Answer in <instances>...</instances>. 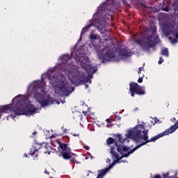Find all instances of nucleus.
<instances>
[{"label": "nucleus", "mask_w": 178, "mask_h": 178, "mask_svg": "<svg viewBox=\"0 0 178 178\" xmlns=\"http://www.w3.org/2000/svg\"><path fill=\"white\" fill-rule=\"evenodd\" d=\"M149 129H145V123L142 122L141 124H138L131 129L127 131L126 134L127 138H130L135 141V143H140V145L135 147L133 149H129L127 147H121L122 156H116L117 158H120L122 156H129L130 154H133L134 151L138 149L140 147L148 144V143H154L159 138L163 137L164 134H160L157 136H154L153 138L148 139V132Z\"/></svg>", "instance_id": "obj_1"}, {"label": "nucleus", "mask_w": 178, "mask_h": 178, "mask_svg": "<svg viewBox=\"0 0 178 178\" xmlns=\"http://www.w3.org/2000/svg\"><path fill=\"white\" fill-rule=\"evenodd\" d=\"M37 111V108H34L29 101H26L20 106V110H13L12 109V106H0V118L2 116L3 113H13V112L15 116L19 115H35Z\"/></svg>", "instance_id": "obj_2"}, {"label": "nucleus", "mask_w": 178, "mask_h": 178, "mask_svg": "<svg viewBox=\"0 0 178 178\" xmlns=\"http://www.w3.org/2000/svg\"><path fill=\"white\" fill-rule=\"evenodd\" d=\"M125 140L126 139L122 138V135H118L115 139L113 138H108L106 140V143L108 144V145H111V144H115V147H111L110 154H111V156H113V158H114L117 161H120L122 158L129 156H122V155H123V154L122 153V151H123V149H122V148H128V149L129 148L127 147V146H122V145L118 146V144L116 143H118V141H120V143H123V141H125ZM117 156H121V157L117 158Z\"/></svg>", "instance_id": "obj_3"}, {"label": "nucleus", "mask_w": 178, "mask_h": 178, "mask_svg": "<svg viewBox=\"0 0 178 178\" xmlns=\"http://www.w3.org/2000/svg\"><path fill=\"white\" fill-rule=\"evenodd\" d=\"M38 151L43 152L44 154H49L51 152V146L49 143H35L31 148L30 155H38Z\"/></svg>", "instance_id": "obj_4"}, {"label": "nucleus", "mask_w": 178, "mask_h": 178, "mask_svg": "<svg viewBox=\"0 0 178 178\" xmlns=\"http://www.w3.org/2000/svg\"><path fill=\"white\" fill-rule=\"evenodd\" d=\"M51 84H55L54 92L56 94H59L60 91H64L66 90V79L62 78V76L59 75L58 76H55L52 79H50Z\"/></svg>", "instance_id": "obj_5"}, {"label": "nucleus", "mask_w": 178, "mask_h": 178, "mask_svg": "<svg viewBox=\"0 0 178 178\" xmlns=\"http://www.w3.org/2000/svg\"><path fill=\"white\" fill-rule=\"evenodd\" d=\"M38 91V92L34 95V98H36L41 106H47L49 105V102L52 101V97L45 95L46 93L44 89L39 88Z\"/></svg>", "instance_id": "obj_6"}, {"label": "nucleus", "mask_w": 178, "mask_h": 178, "mask_svg": "<svg viewBox=\"0 0 178 178\" xmlns=\"http://www.w3.org/2000/svg\"><path fill=\"white\" fill-rule=\"evenodd\" d=\"M59 147L61 149L62 156L64 159H70L72 158V149L65 143H59Z\"/></svg>", "instance_id": "obj_7"}, {"label": "nucleus", "mask_w": 178, "mask_h": 178, "mask_svg": "<svg viewBox=\"0 0 178 178\" xmlns=\"http://www.w3.org/2000/svg\"><path fill=\"white\" fill-rule=\"evenodd\" d=\"M130 88L129 90L131 91V97H134V92L137 94V92L138 91V89L140 88V86L137 83H130Z\"/></svg>", "instance_id": "obj_8"}, {"label": "nucleus", "mask_w": 178, "mask_h": 178, "mask_svg": "<svg viewBox=\"0 0 178 178\" xmlns=\"http://www.w3.org/2000/svg\"><path fill=\"white\" fill-rule=\"evenodd\" d=\"M115 163L109 165V167L106 169L99 170L97 178H103L104 176H105V175L106 174V172H109V170H111V169H112V168H113V166H115Z\"/></svg>", "instance_id": "obj_9"}, {"label": "nucleus", "mask_w": 178, "mask_h": 178, "mask_svg": "<svg viewBox=\"0 0 178 178\" xmlns=\"http://www.w3.org/2000/svg\"><path fill=\"white\" fill-rule=\"evenodd\" d=\"M178 129V121L172 126H171L169 129H166L163 134L164 136H168V134H172L174 131H176Z\"/></svg>", "instance_id": "obj_10"}, {"label": "nucleus", "mask_w": 178, "mask_h": 178, "mask_svg": "<svg viewBox=\"0 0 178 178\" xmlns=\"http://www.w3.org/2000/svg\"><path fill=\"white\" fill-rule=\"evenodd\" d=\"M71 83L72 84H74L76 83V80L79 79V75L77 74H70L68 76Z\"/></svg>", "instance_id": "obj_11"}, {"label": "nucleus", "mask_w": 178, "mask_h": 178, "mask_svg": "<svg viewBox=\"0 0 178 178\" xmlns=\"http://www.w3.org/2000/svg\"><path fill=\"white\" fill-rule=\"evenodd\" d=\"M136 94H138V95H144V94H145V89L144 87L140 86L138 91L136 92Z\"/></svg>", "instance_id": "obj_12"}, {"label": "nucleus", "mask_w": 178, "mask_h": 178, "mask_svg": "<svg viewBox=\"0 0 178 178\" xmlns=\"http://www.w3.org/2000/svg\"><path fill=\"white\" fill-rule=\"evenodd\" d=\"M97 55H99V56H101V55H108V47L98 51Z\"/></svg>", "instance_id": "obj_13"}, {"label": "nucleus", "mask_w": 178, "mask_h": 178, "mask_svg": "<svg viewBox=\"0 0 178 178\" xmlns=\"http://www.w3.org/2000/svg\"><path fill=\"white\" fill-rule=\"evenodd\" d=\"M161 55H163V56H169V51H168V49H163L161 51Z\"/></svg>", "instance_id": "obj_14"}, {"label": "nucleus", "mask_w": 178, "mask_h": 178, "mask_svg": "<svg viewBox=\"0 0 178 178\" xmlns=\"http://www.w3.org/2000/svg\"><path fill=\"white\" fill-rule=\"evenodd\" d=\"M13 102H20V96H17L13 99Z\"/></svg>", "instance_id": "obj_15"}, {"label": "nucleus", "mask_w": 178, "mask_h": 178, "mask_svg": "<svg viewBox=\"0 0 178 178\" xmlns=\"http://www.w3.org/2000/svg\"><path fill=\"white\" fill-rule=\"evenodd\" d=\"M90 40H97V35L94 33H91L90 36Z\"/></svg>", "instance_id": "obj_16"}, {"label": "nucleus", "mask_w": 178, "mask_h": 178, "mask_svg": "<svg viewBox=\"0 0 178 178\" xmlns=\"http://www.w3.org/2000/svg\"><path fill=\"white\" fill-rule=\"evenodd\" d=\"M81 67H84L85 69H86L87 72H89L90 73H91V70H92V67L89 66V71H88V69L87 67H86V65H84V64H81Z\"/></svg>", "instance_id": "obj_17"}, {"label": "nucleus", "mask_w": 178, "mask_h": 178, "mask_svg": "<svg viewBox=\"0 0 178 178\" xmlns=\"http://www.w3.org/2000/svg\"><path fill=\"white\" fill-rule=\"evenodd\" d=\"M144 71V67H139V71L138 72V74L141 73V72Z\"/></svg>", "instance_id": "obj_18"}, {"label": "nucleus", "mask_w": 178, "mask_h": 178, "mask_svg": "<svg viewBox=\"0 0 178 178\" xmlns=\"http://www.w3.org/2000/svg\"><path fill=\"white\" fill-rule=\"evenodd\" d=\"M143 77H144V75L138 79V83H143Z\"/></svg>", "instance_id": "obj_19"}, {"label": "nucleus", "mask_w": 178, "mask_h": 178, "mask_svg": "<svg viewBox=\"0 0 178 178\" xmlns=\"http://www.w3.org/2000/svg\"><path fill=\"white\" fill-rule=\"evenodd\" d=\"M163 62V58L162 57H160V59L159 60V65H161Z\"/></svg>", "instance_id": "obj_20"}, {"label": "nucleus", "mask_w": 178, "mask_h": 178, "mask_svg": "<svg viewBox=\"0 0 178 178\" xmlns=\"http://www.w3.org/2000/svg\"><path fill=\"white\" fill-rule=\"evenodd\" d=\"M71 162H74V163H79V162H77V161H76V160L74 159V158H72V159H71Z\"/></svg>", "instance_id": "obj_21"}, {"label": "nucleus", "mask_w": 178, "mask_h": 178, "mask_svg": "<svg viewBox=\"0 0 178 178\" xmlns=\"http://www.w3.org/2000/svg\"><path fill=\"white\" fill-rule=\"evenodd\" d=\"M85 149H86L87 150H88V149H90V147L86 146V147H85Z\"/></svg>", "instance_id": "obj_22"}, {"label": "nucleus", "mask_w": 178, "mask_h": 178, "mask_svg": "<svg viewBox=\"0 0 178 178\" xmlns=\"http://www.w3.org/2000/svg\"><path fill=\"white\" fill-rule=\"evenodd\" d=\"M154 178H161V176L156 175V176H155Z\"/></svg>", "instance_id": "obj_23"}, {"label": "nucleus", "mask_w": 178, "mask_h": 178, "mask_svg": "<svg viewBox=\"0 0 178 178\" xmlns=\"http://www.w3.org/2000/svg\"><path fill=\"white\" fill-rule=\"evenodd\" d=\"M74 137H76V136H79V135H76V134H74Z\"/></svg>", "instance_id": "obj_24"}, {"label": "nucleus", "mask_w": 178, "mask_h": 178, "mask_svg": "<svg viewBox=\"0 0 178 178\" xmlns=\"http://www.w3.org/2000/svg\"><path fill=\"white\" fill-rule=\"evenodd\" d=\"M108 162H111V159H108Z\"/></svg>", "instance_id": "obj_25"}]
</instances>
